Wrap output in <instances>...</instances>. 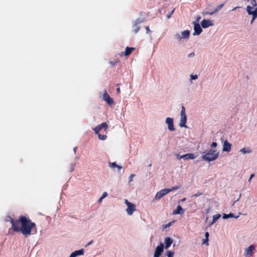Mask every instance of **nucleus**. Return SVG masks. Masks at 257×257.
I'll list each match as a JSON object with an SVG mask.
<instances>
[{
	"label": "nucleus",
	"mask_w": 257,
	"mask_h": 257,
	"mask_svg": "<svg viewBox=\"0 0 257 257\" xmlns=\"http://www.w3.org/2000/svg\"><path fill=\"white\" fill-rule=\"evenodd\" d=\"M12 229L15 232H21L25 237L36 234L37 232L35 223L32 222L29 218L25 216H20L18 220L15 221L13 218L10 219Z\"/></svg>",
	"instance_id": "obj_1"
},
{
	"label": "nucleus",
	"mask_w": 257,
	"mask_h": 257,
	"mask_svg": "<svg viewBox=\"0 0 257 257\" xmlns=\"http://www.w3.org/2000/svg\"><path fill=\"white\" fill-rule=\"evenodd\" d=\"M219 153L216 150L212 149L207 152H204L202 156V159L208 162L215 160L218 157Z\"/></svg>",
	"instance_id": "obj_2"
},
{
	"label": "nucleus",
	"mask_w": 257,
	"mask_h": 257,
	"mask_svg": "<svg viewBox=\"0 0 257 257\" xmlns=\"http://www.w3.org/2000/svg\"><path fill=\"white\" fill-rule=\"evenodd\" d=\"M108 128V125L106 122H104L96 126L93 130L94 131L95 134L98 135V139L100 140H105L107 138V136L106 135H101L100 134V132L102 129L104 130V132L106 134V130Z\"/></svg>",
	"instance_id": "obj_3"
},
{
	"label": "nucleus",
	"mask_w": 257,
	"mask_h": 257,
	"mask_svg": "<svg viewBox=\"0 0 257 257\" xmlns=\"http://www.w3.org/2000/svg\"><path fill=\"white\" fill-rule=\"evenodd\" d=\"M187 120V116L185 114V107L182 105L181 107V119L179 123V125L181 127H186V122Z\"/></svg>",
	"instance_id": "obj_4"
},
{
	"label": "nucleus",
	"mask_w": 257,
	"mask_h": 257,
	"mask_svg": "<svg viewBox=\"0 0 257 257\" xmlns=\"http://www.w3.org/2000/svg\"><path fill=\"white\" fill-rule=\"evenodd\" d=\"M124 203L127 206V208L126 209L127 213L130 215H132L133 212L136 210V205L130 202L126 199H125Z\"/></svg>",
	"instance_id": "obj_5"
},
{
	"label": "nucleus",
	"mask_w": 257,
	"mask_h": 257,
	"mask_svg": "<svg viewBox=\"0 0 257 257\" xmlns=\"http://www.w3.org/2000/svg\"><path fill=\"white\" fill-rule=\"evenodd\" d=\"M164 247V244L163 243H160V244L156 248L154 257H160L161 253L163 251Z\"/></svg>",
	"instance_id": "obj_6"
},
{
	"label": "nucleus",
	"mask_w": 257,
	"mask_h": 257,
	"mask_svg": "<svg viewBox=\"0 0 257 257\" xmlns=\"http://www.w3.org/2000/svg\"><path fill=\"white\" fill-rule=\"evenodd\" d=\"M181 36L179 33H177L175 35V37L177 39L180 41L181 39H186L189 38L190 35V32L188 30H186L181 33Z\"/></svg>",
	"instance_id": "obj_7"
},
{
	"label": "nucleus",
	"mask_w": 257,
	"mask_h": 257,
	"mask_svg": "<svg viewBox=\"0 0 257 257\" xmlns=\"http://www.w3.org/2000/svg\"><path fill=\"white\" fill-rule=\"evenodd\" d=\"M194 32L193 35H199L202 31L199 24L197 22H193Z\"/></svg>",
	"instance_id": "obj_8"
},
{
	"label": "nucleus",
	"mask_w": 257,
	"mask_h": 257,
	"mask_svg": "<svg viewBox=\"0 0 257 257\" xmlns=\"http://www.w3.org/2000/svg\"><path fill=\"white\" fill-rule=\"evenodd\" d=\"M168 193L167 189H164L157 192L155 195V199L156 200L160 199L163 196Z\"/></svg>",
	"instance_id": "obj_9"
},
{
	"label": "nucleus",
	"mask_w": 257,
	"mask_h": 257,
	"mask_svg": "<svg viewBox=\"0 0 257 257\" xmlns=\"http://www.w3.org/2000/svg\"><path fill=\"white\" fill-rule=\"evenodd\" d=\"M103 99L110 105L113 103V99L110 97L106 91H105V92L103 93Z\"/></svg>",
	"instance_id": "obj_10"
},
{
	"label": "nucleus",
	"mask_w": 257,
	"mask_h": 257,
	"mask_svg": "<svg viewBox=\"0 0 257 257\" xmlns=\"http://www.w3.org/2000/svg\"><path fill=\"white\" fill-rule=\"evenodd\" d=\"M201 26L203 28H207L210 26H212L213 25V23L210 20H206L204 19L201 22Z\"/></svg>",
	"instance_id": "obj_11"
},
{
	"label": "nucleus",
	"mask_w": 257,
	"mask_h": 257,
	"mask_svg": "<svg viewBox=\"0 0 257 257\" xmlns=\"http://www.w3.org/2000/svg\"><path fill=\"white\" fill-rule=\"evenodd\" d=\"M166 123L168 124V129L170 131H173L175 130L173 124V119L170 117H167L166 120Z\"/></svg>",
	"instance_id": "obj_12"
},
{
	"label": "nucleus",
	"mask_w": 257,
	"mask_h": 257,
	"mask_svg": "<svg viewBox=\"0 0 257 257\" xmlns=\"http://www.w3.org/2000/svg\"><path fill=\"white\" fill-rule=\"evenodd\" d=\"M231 145L227 141H225L223 145V151L229 152L231 150Z\"/></svg>",
	"instance_id": "obj_13"
},
{
	"label": "nucleus",
	"mask_w": 257,
	"mask_h": 257,
	"mask_svg": "<svg viewBox=\"0 0 257 257\" xmlns=\"http://www.w3.org/2000/svg\"><path fill=\"white\" fill-rule=\"evenodd\" d=\"M224 6V4H220L219 5H218L217 8L214 9V11H212V12H204V13H203V15H207V14H209L210 15H213L214 14H215V13L217 12L219 10H220V9H221Z\"/></svg>",
	"instance_id": "obj_14"
},
{
	"label": "nucleus",
	"mask_w": 257,
	"mask_h": 257,
	"mask_svg": "<svg viewBox=\"0 0 257 257\" xmlns=\"http://www.w3.org/2000/svg\"><path fill=\"white\" fill-rule=\"evenodd\" d=\"M84 253V252L83 249L75 250L70 254L69 257H76L79 255H83Z\"/></svg>",
	"instance_id": "obj_15"
},
{
	"label": "nucleus",
	"mask_w": 257,
	"mask_h": 257,
	"mask_svg": "<svg viewBox=\"0 0 257 257\" xmlns=\"http://www.w3.org/2000/svg\"><path fill=\"white\" fill-rule=\"evenodd\" d=\"M255 249V247L253 245H250L248 248L245 249V256L251 255L252 253L253 250Z\"/></svg>",
	"instance_id": "obj_16"
},
{
	"label": "nucleus",
	"mask_w": 257,
	"mask_h": 257,
	"mask_svg": "<svg viewBox=\"0 0 257 257\" xmlns=\"http://www.w3.org/2000/svg\"><path fill=\"white\" fill-rule=\"evenodd\" d=\"M135 50V48L127 47L125 48V51L121 53V55H125L127 56L131 54L132 52Z\"/></svg>",
	"instance_id": "obj_17"
},
{
	"label": "nucleus",
	"mask_w": 257,
	"mask_h": 257,
	"mask_svg": "<svg viewBox=\"0 0 257 257\" xmlns=\"http://www.w3.org/2000/svg\"><path fill=\"white\" fill-rule=\"evenodd\" d=\"M173 242V239L170 237H166L165 239V248H168L171 245Z\"/></svg>",
	"instance_id": "obj_18"
},
{
	"label": "nucleus",
	"mask_w": 257,
	"mask_h": 257,
	"mask_svg": "<svg viewBox=\"0 0 257 257\" xmlns=\"http://www.w3.org/2000/svg\"><path fill=\"white\" fill-rule=\"evenodd\" d=\"M183 159L184 160H189V159H194L196 158V156L194 154L192 153H188L185 155H183Z\"/></svg>",
	"instance_id": "obj_19"
},
{
	"label": "nucleus",
	"mask_w": 257,
	"mask_h": 257,
	"mask_svg": "<svg viewBox=\"0 0 257 257\" xmlns=\"http://www.w3.org/2000/svg\"><path fill=\"white\" fill-rule=\"evenodd\" d=\"M183 213V210L182 207L180 205H178L177 207V208L173 211V214H182Z\"/></svg>",
	"instance_id": "obj_20"
},
{
	"label": "nucleus",
	"mask_w": 257,
	"mask_h": 257,
	"mask_svg": "<svg viewBox=\"0 0 257 257\" xmlns=\"http://www.w3.org/2000/svg\"><path fill=\"white\" fill-rule=\"evenodd\" d=\"M109 166L113 169L117 168L118 171L120 170L122 168V166L117 165L115 162L109 163Z\"/></svg>",
	"instance_id": "obj_21"
},
{
	"label": "nucleus",
	"mask_w": 257,
	"mask_h": 257,
	"mask_svg": "<svg viewBox=\"0 0 257 257\" xmlns=\"http://www.w3.org/2000/svg\"><path fill=\"white\" fill-rule=\"evenodd\" d=\"M141 21H137L136 23L133 25V32L135 33H137L140 30V27L138 24L141 23Z\"/></svg>",
	"instance_id": "obj_22"
},
{
	"label": "nucleus",
	"mask_w": 257,
	"mask_h": 257,
	"mask_svg": "<svg viewBox=\"0 0 257 257\" xmlns=\"http://www.w3.org/2000/svg\"><path fill=\"white\" fill-rule=\"evenodd\" d=\"M229 217H234L235 218H237L238 217V216H235L234 215V214L232 213H230L228 214H224L223 215V219H227V218H228Z\"/></svg>",
	"instance_id": "obj_23"
},
{
	"label": "nucleus",
	"mask_w": 257,
	"mask_h": 257,
	"mask_svg": "<svg viewBox=\"0 0 257 257\" xmlns=\"http://www.w3.org/2000/svg\"><path fill=\"white\" fill-rule=\"evenodd\" d=\"M246 11L249 15H253V7L250 6H247L246 7Z\"/></svg>",
	"instance_id": "obj_24"
},
{
	"label": "nucleus",
	"mask_w": 257,
	"mask_h": 257,
	"mask_svg": "<svg viewBox=\"0 0 257 257\" xmlns=\"http://www.w3.org/2000/svg\"><path fill=\"white\" fill-rule=\"evenodd\" d=\"M240 152L245 154L246 153H250L251 150L249 148H243L240 150Z\"/></svg>",
	"instance_id": "obj_25"
},
{
	"label": "nucleus",
	"mask_w": 257,
	"mask_h": 257,
	"mask_svg": "<svg viewBox=\"0 0 257 257\" xmlns=\"http://www.w3.org/2000/svg\"><path fill=\"white\" fill-rule=\"evenodd\" d=\"M221 215L220 214H215L213 216V220L211 222V224L215 223L217 219H218L220 217Z\"/></svg>",
	"instance_id": "obj_26"
},
{
	"label": "nucleus",
	"mask_w": 257,
	"mask_h": 257,
	"mask_svg": "<svg viewBox=\"0 0 257 257\" xmlns=\"http://www.w3.org/2000/svg\"><path fill=\"white\" fill-rule=\"evenodd\" d=\"M180 187V186H176L173 187L171 188L167 189V190L168 191V193H169L171 191H173L174 190H176L179 189Z\"/></svg>",
	"instance_id": "obj_27"
},
{
	"label": "nucleus",
	"mask_w": 257,
	"mask_h": 257,
	"mask_svg": "<svg viewBox=\"0 0 257 257\" xmlns=\"http://www.w3.org/2000/svg\"><path fill=\"white\" fill-rule=\"evenodd\" d=\"M174 254V252L171 251L170 250H168L167 251V255L168 257H173Z\"/></svg>",
	"instance_id": "obj_28"
},
{
	"label": "nucleus",
	"mask_w": 257,
	"mask_h": 257,
	"mask_svg": "<svg viewBox=\"0 0 257 257\" xmlns=\"http://www.w3.org/2000/svg\"><path fill=\"white\" fill-rule=\"evenodd\" d=\"M251 4L253 7H255L257 6V3L256 0H250Z\"/></svg>",
	"instance_id": "obj_29"
},
{
	"label": "nucleus",
	"mask_w": 257,
	"mask_h": 257,
	"mask_svg": "<svg viewBox=\"0 0 257 257\" xmlns=\"http://www.w3.org/2000/svg\"><path fill=\"white\" fill-rule=\"evenodd\" d=\"M118 62H119V60H115V61H110L109 64H110L112 66H114Z\"/></svg>",
	"instance_id": "obj_30"
},
{
	"label": "nucleus",
	"mask_w": 257,
	"mask_h": 257,
	"mask_svg": "<svg viewBox=\"0 0 257 257\" xmlns=\"http://www.w3.org/2000/svg\"><path fill=\"white\" fill-rule=\"evenodd\" d=\"M172 224V222H169L167 224H165L163 225V228H166L167 227H170Z\"/></svg>",
	"instance_id": "obj_31"
},
{
	"label": "nucleus",
	"mask_w": 257,
	"mask_h": 257,
	"mask_svg": "<svg viewBox=\"0 0 257 257\" xmlns=\"http://www.w3.org/2000/svg\"><path fill=\"white\" fill-rule=\"evenodd\" d=\"M202 194H203V193L198 192L196 194H195L194 195H193V197L194 196V197H198V196L202 195Z\"/></svg>",
	"instance_id": "obj_32"
},
{
	"label": "nucleus",
	"mask_w": 257,
	"mask_h": 257,
	"mask_svg": "<svg viewBox=\"0 0 257 257\" xmlns=\"http://www.w3.org/2000/svg\"><path fill=\"white\" fill-rule=\"evenodd\" d=\"M146 33L147 34H151V31L150 30L149 26L146 27Z\"/></svg>",
	"instance_id": "obj_33"
},
{
	"label": "nucleus",
	"mask_w": 257,
	"mask_h": 257,
	"mask_svg": "<svg viewBox=\"0 0 257 257\" xmlns=\"http://www.w3.org/2000/svg\"><path fill=\"white\" fill-rule=\"evenodd\" d=\"M208 238H205V239L203 240V243L206 244L207 245H208Z\"/></svg>",
	"instance_id": "obj_34"
},
{
	"label": "nucleus",
	"mask_w": 257,
	"mask_h": 257,
	"mask_svg": "<svg viewBox=\"0 0 257 257\" xmlns=\"http://www.w3.org/2000/svg\"><path fill=\"white\" fill-rule=\"evenodd\" d=\"M135 176V174H131L129 177V181L131 182L133 181L134 177Z\"/></svg>",
	"instance_id": "obj_35"
},
{
	"label": "nucleus",
	"mask_w": 257,
	"mask_h": 257,
	"mask_svg": "<svg viewBox=\"0 0 257 257\" xmlns=\"http://www.w3.org/2000/svg\"><path fill=\"white\" fill-rule=\"evenodd\" d=\"M176 157L178 159H181L182 158L183 159V155H180L179 154H176Z\"/></svg>",
	"instance_id": "obj_36"
},
{
	"label": "nucleus",
	"mask_w": 257,
	"mask_h": 257,
	"mask_svg": "<svg viewBox=\"0 0 257 257\" xmlns=\"http://www.w3.org/2000/svg\"><path fill=\"white\" fill-rule=\"evenodd\" d=\"M191 78L192 79L195 80V79L197 78V75H193V74H192V75H191Z\"/></svg>",
	"instance_id": "obj_37"
},
{
	"label": "nucleus",
	"mask_w": 257,
	"mask_h": 257,
	"mask_svg": "<svg viewBox=\"0 0 257 257\" xmlns=\"http://www.w3.org/2000/svg\"><path fill=\"white\" fill-rule=\"evenodd\" d=\"M253 15L257 17V7L253 11Z\"/></svg>",
	"instance_id": "obj_38"
},
{
	"label": "nucleus",
	"mask_w": 257,
	"mask_h": 257,
	"mask_svg": "<svg viewBox=\"0 0 257 257\" xmlns=\"http://www.w3.org/2000/svg\"><path fill=\"white\" fill-rule=\"evenodd\" d=\"M252 19H251V22H250V24H252V23L253 22V21H254L255 18H257L256 17H255L254 15H252Z\"/></svg>",
	"instance_id": "obj_39"
},
{
	"label": "nucleus",
	"mask_w": 257,
	"mask_h": 257,
	"mask_svg": "<svg viewBox=\"0 0 257 257\" xmlns=\"http://www.w3.org/2000/svg\"><path fill=\"white\" fill-rule=\"evenodd\" d=\"M194 56H195V53H193V52H192V53H190V54L188 55V57H194Z\"/></svg>",
	"instance_id": "obj_40"
},
{
	"label": "nucleus",
	"mask_w": 257,
	"mask_h": 257,
	"mask_svg": "<svg viewBox=\"0 0 257 257\" xmlns=\"http://www.w3.org/2000/svg\"><path fill=\"white\" fill-rule=\"evenodd\" d=\"M217 146V143L216 142H213L211 144V147L215 148Z\"/></svg>",
	"instance_id": "obj_41"
},
{
	"label": "nucleus",
	"mask_w": 257,
	"mask_h": 257,
	"mask_svg": "<svg viewBox=\"0 0 257 257\" xmlns=\"http://www.w3.org/2000/svg\"><path fill=\"white\" fill-rule=\"evenodd\" d=\"M107 196V193L105 192L103 193L102 195L101 196V197L103 198H104L105 197H106Z\"/></svg>",
	"instance_id": "obj_42"
},
{
	"label": "nucleus",
	"mask_w": 257,
	"mask_h": 257,
	"mask_svg": "<svg viewBox=\"0 0 257 257\" xmlns=\"http://www.w3.org/2000/svg\"><path fill=\"white\" fill-rule=\"evenodd\" d=\"M254 176V174H251V175L250 176V178L248 180V181L250 182L251 179Z\"/></svg>",
	"instance_id": "obj_43"
},
{
	"label": "nucleus",
	"mask_w": 257,
	"mask_h": 257,
	"mask_svg": "<svg viewBox=\"0 0 257 257\" xmlns=\"http://www.w3.org/2000/svg\"><path fill=\"white\" fill-rule=\"evenodd\" d=\"M205 238H208V237H209V232H205Z\"/></svg>",
	"instance_id": "obj_44"
},
{
	"label": "nucleus",
	"mask_w": 257,
	"mask_h": 257,
	"mask_svg": "<svg viewBox=\"0 0 257 257\" xmlns=\"http://www.w3.org/2000/svg\"><path fill=\"white\" fill-rule=\"evenodd\" d=\"M103 199V198L102 197H101L98 199V202H101L102 201V199Z\"/></svg>",
	"instance_id": "obj_45"
},
{
	"label": "nucleus",
	"mask_w": 257,
	"mask_h": 257,
	"mask_svg": "<svg viewBox=\"0 0 257 257\" xmlns=\"http://www.w3.org/2000/svg\"><path fill=\"white\" fill-rule=\"evenodd\" d=\"M116 91H117V93H119L120 91V88L118 87L116 89Z\"/></svg>",
	"instance_id": "obj_46"
},
{
	"label": "nucleus",
	"mask_w": 257,
	"mask_h": 257,
	"mask_svg": "<svg viewBox=\"0 0 257 257\" xmlns=\"http://www.w3.org/2000/svg\"><path fill=\"white\" fill-rule=\"evenodd\" d=\"M200 19V17H198L196 21L195 22H197L199 23V20Z\"/></svg>",
	"instance_id": "obj_47"
},
{
	"label": "nucleus",
	"mask_w": 257,
	"mask_h": 257,
	"mask_svg": "<svg viewBox=\"0 0 257 257\" xmlns=\"http://www.w3.org/2000/svg\"><path fill=\"white\" fill-rule=\"evenodd\" d=\"M237 8V7H236V8H233V10H232V11H234V10H236Z\"/></svg>",
	"instance_id": "obj_48"
},
{
	"label": "nucleus",
	"mask_w": 257,
	"mask_h": 257,
	"mask_svg": "<svg viewBox=\"0 0 257 257\" xmlns=\"http://www.w3.org/2000/svg\"><path fill=\"white\" fill-rule=\"evenodd\" d=\"M184 200H185V198L182 199V201H184Z\"/></svg>",
	"instance_id": "obj_49"
}]
</instances>
